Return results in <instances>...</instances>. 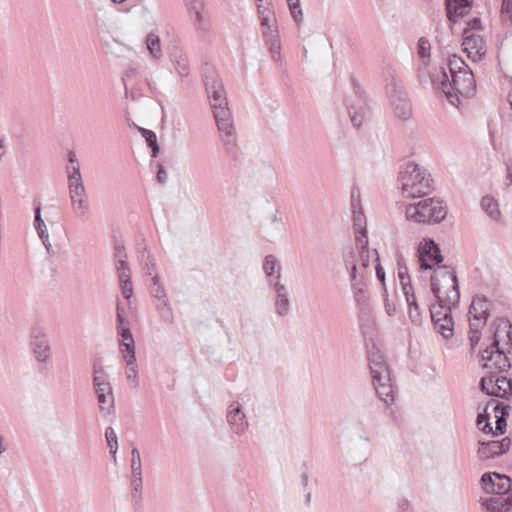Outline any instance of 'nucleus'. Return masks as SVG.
Masks as SVG:
<instances>
[{
  "label": "nucleus",
  "instance_id": "obj_1",
  "mask_svg": "<svg viewBox=\"0 0 512 512\" xmlns=\"http://www.w3.org/2000/svg\"><path fill=\"white\" fill-rule=\"evenodd\" d=\"M432 82L439 84L447 100L454 106L460 104L459 96L470 98L476 92V81L471 69L454 74L450 80L445 69L441 67L439 74L432 76Z\"/></svg>",
  "mask_w": 512,
  "mask_h": 512
},
{
  "label": "nucleus",
  "instance_id": "obj_2",
  "mask_svg": "<svg viewBox=\"0 0 512 512\" xmlns=\"http://www.w3.org/2000/svg\"><path fill=\"white\" fill-rule=\"evenodd\" d=\"M356 245L357 251H354L353 248H346L342 254L343 264L349 274L350 283L365 281L371 257L374 256L375 261L379 260L377 250H369L366 235L357 236Z\"/></svg>",
  "mask_w": 512,
  "mask_h": 512
},
{
  "label": "nucleus",
  "instance_id": "obj_3",
  "mask_svg": "<svg viewBox=\"0 0 512 512\" xmlns=\"http://www.w3.org/2000/svg\"><path fill=\"white\" fill-rule=\"evenodd\" d=\"M512 324L506 319H499L494 332L493 342L481 354V363L483 368L494 369L498 372L507 371L510 368V362L506 356L504 348L500 347L501 333H505L507 347L512 345Z\"/></svg>",
  "mask_w": 512,
  "mask_h": 512
},
{
  "label": "nucleus",
  "instance_id": "obj_4",
  "mask_svg": "<svg viewBox=\"0 0 512 512\" xmlns=\"http://www.w3.org/2000/svg\"><path fill=\"white\" fill-rule=\"evenodd\" d=\"M398 181L405 197L418 198L430 194L433 190V180L426 169L414 162L406 163L400 170Z\"/></svg>",
  "mask_w": 512,
  "mask_h": 512
},
{
  "label": "nucleus",
  "instance_id": "obj_5",
  "mask_svg": "<svg viewBox=\"0 0 512 512\" xmlns=\"http://www.w3.org/2000/svg\"><path fill=\"white\" fill-rule=\"evenodd\" d=\"M431 290L437 302L458 304L460 300L458 279L448 266H439L431 276Z\"/></svg>",
  "mask_w": 512,
  "mask_h": 512
},
{
  "label": "nucleus",
  "instance_id": "obj_6",
  "mask_svg": "<svg viewBox=\"0 0 512 512\" xmlns=\"http://www.w3.org/2000/svg\"><path fill=\"white\" fill-rule=\"evenodd\" d=\"M405 214L407 220L416 223H440L447 215V206L440 199L425 198L406 206Z\"/></svg>",
  "mask_w": 512,
  "mask_h": 512
},
{
  "label": "nucleus",
  "instance_id": "obj_7",
  "mask_svg": "<svg viewBox=\"0 0 512 512\" xmlns=\"http://www.w3.org/2000/svg\"><path fill=\"white\" fill-rule=\"evenodd\" d=\"M369 368L375 391L385 404L394 401V390L391 379V372L383 356L379 352L369 354Z\"/></svg>",
  "mask_w": 512,
  "mask_h": 512
},
{
  "label": "nucleus",
  "instance_id": "obj_8",
  "mask_svg": "<svg viewBox=\"0 0 512 512\" xmlns=\"http://www.w3.org/2000/svg\"><path fill=\"white\" fill-rule=\"evenodd\" d=\"M469 340L474 348L481 339V329L486 325L490 315V304L486 297L476 295L469 307Z\"/></svg>",
  "mask_w": 512,
  "mask_h": 512
},
{
  "label": "nucleus",
  "instance_id": "obj_9",
  "mask_svg": "<svg viewBox=\"0 0 512 512\" xmlns=\"http://www.w3.org/2000/svg\"><path fill=\"white\" fill-rule=\"evenodd\" d=\"M211 108L224 148L228 154L234 155L237 145L231 111L228 105H217Z\"/></svg>",
  "mask_w": 512,
  "mask_h": 512
},
{
  "label": "nucleus",
  "instance_id": "obj_10",
  "mask_svg": "<svg viewBox=\"0 0 512 512\" xmlns=\"http://www.w3.org/2000/svg\"><path fill=\"white\" fill-rule=\"evenodd\" d=\"M259 22L263 39L269 49L272 60L275 62H280L282 59L281 42L277 19L266 18L260 20Z\"/></svg>",
  "mask_w": 512,
  "mask_h": 512
},
{
  "label": "nucleus",
  "instance_id": "obj_11",
  "mask_svg": "<svg viewBox=\"0 0 512 512\" xmlns=\"http://www.w3.org/2000/svg\"><path fill=\"white\" fill-rule=\"evenodd\" d=\"M203 81L206 87V92L210 100L211 107L217 105H228L226 91L215 69L207 68L204 73Z\"/></svg>",
  "mask_w": 512,
  "mask_h": 512
},
{
  "label": "nucleus",
  "instance_id": "obj_12",
  "mask_svg": "<svg viewBox=\"0 0 512 512\" xmlns=\"http://www.w3.org/2000/svg\"><path fill=\"white\" fill-rule=\"evenodd\" d=\"M420 268L423 270L433 269L443 261L439 246L432 239H423L417 250Z\"/></svg>",
  "mask_w": 512,
  "mask_h": 512
},
{
  "label": "nucleus",
  "instance_id": "obj_13",
  "mask_svg": "<svg viewBox=\"0 0 512 512\" xmlns=\"http://www.w3.org/2000/svg\"><path fill=\"white\" fill-rule=\"evenodd\" d=\"M481 484L486 493L493 495L512 496V480L510 477L497 472L484 473L481 477Z\"/></svg>",
  "mask_w": 512,
  "mask_h": 512
},
{
  "label": "nucleus",
  "instance_id": "obj_14",
  "mask_svg": "<svg viewBox=\"0 0 512 512\" xmlns=\"http://www.w3.org/2000/svg\"><path fill=\"white\" fill-rule=\"evenodd\" d=\"M463 36L462 45L467 57L473 62L480 61L487 52L482 36L476 33L468 34V31L463 32Z\"/></svg>",
  "mask_w": 512,
  "mask_h": 512
},
{
  "label": "nucleus",
  "instance_id": "obj_15",
  "mask_svg": "<svg viewBox=\"0 0 512 512\" xmlns=\"http://www.w3.org/2000/svg\"><path fill=\"white\" fill-rule=\"evenodd\" d=\"M477 454L481 460L491 459L506 453L511 445L509 437H505L500 441L479 442Z\"/></svg>",
  "mask_w": 512,
  "mask_h": 512
},
{
  "label": "nucleus",
  "instance_id": "obj_16",
  "mask_svg": "<svg viewBox=\"0 0 512 512\" xmlns=\"http://www.w3.org/2000/svg\"><path fill=\"white\" fill-rule=\"evenodd\" d=\"M227 421L233 433L242 435L249 427L246 415L238 402L230 404L227 412Z\"/></svg>",
  "mask_w": 512,
  "mask_h": 512
},
{
  "label": "nucleus",
  "instance_id": "obj_17",
  "mask_svg": "<svg viewBox=\"0 0 512 512\" xmlns=\"http://www.w3.org/2000/svg\"><path fill=\"white\" fill-rule=\"evenodd\" d=\"M149 292L152 297L156 298L159 301V303L156 305L158 310L162 308L167 309L166 315H163V317H165L166 321L171 323L173 320L171 308L169 306L166 291L160 281L158 273H155L152 277V284L149 287Z\"/></svg>",
  "mask_w": 512,
  "mask_h": 512
},
{
  "label": "nucleus",
  "instance_id": "obj_18",
  "mask_svg": "<svg viewBox=\"0 0 512 512\" xmlns=\"http://www.w3.org/2000/svg\"><path fill=\"white\" fill-rule=\"evenodd\" d=\"M31 345L39 362H46L50 358V344L47 335L41 329L32 330Z\"/></svg>",
  "mask_w": 512,
  "mask_h": 512
},
{
  "label": "nucleus",
  "instance_id": "obj_19",
  "mask_svg": "<svg viewBox=\"0 0 512 512\" xmlns=\"http://www.w3.org/2000/svg\"><path fill=\"white\" fill-rule=\"evenodd\" d=\"M189 16L196 30L206 32L209 30V22L203 14L204 4L202 0H184Z\"/></svg>",
  "mask_w": 512,
  "mask_h": 512
},
{
  "label": "nucleus",
  "instance_id": "obj_20",
  "mask_svg": "<svg viewBox=\"0 0 512 512\" xmlns=\"http://www.w3.org/2000/svg\"><path fill=\"white\" fill-rule=\"evenodd\" d=\"M480 503L489 512H509L512 510V496L493 495L481 498Z\"/></svg>",
  "mask_w": 512,
  "mask_h": 512
},
{
  "label": "nucleus",
  "instance_id": "obj_21",
  "mask_svg": "<svg viewBox=\"0 0 512 512\" xmlns=\"http://www.w3.org/2000/svg\"><path fill=\"white\" fill-rule=\"evenodd\" d=\"M447 18L456 23L471 10L472 0H445Z\"/></svg>",
  "mask_w": 512,
  "mask_h": 512
},
{
  "label": "nucleus",
  "instance_id": "obj_22",
  "mask_svg": "<svg viewBox=\"0 0 512 512\" xmlns=\"http://www.w3.org/2000/svg\"><path fill=\"white\" fill-rule=\"evenodd\" d=\"M385 90L391 105L393 102H399L400 99L407 98L401 80L393 72H390L386 78Z\"/></svg>",
  "mask_w": 512,
  "mask_h": 512
},
{
  "label": "nucleus",
  "instance_id": "obj_23",
  "mask_svg": "<svg viewBox=\"0 0 512 512\" xmlns=\"http://www.w3.org/2000/svg\"><path fill=\"white\" fill-rule=\"evenodd\" d=\"M66 172L68 176V190L76 188V186L80 187L81 185H84L75 154H70Z\"/></svg>",
  "mask_w": 512,
  "mask_h": 512
},
{
  "label": "nucleus",
  "instance_id": "obj_24",
  "mask_svg": "<svg viewBox=\"0 0 512 512\" xmlns=\"http://www.w3.org/2000/svg\"><path fill=\"white\" fill-rule=\"evenodd\" d=\"M355 93L358 97V103L354 104V103L347 102V109L349 112V116H350L352 125L356 128H359V127H361V125L363 123V118H364L363 110H364V106H365V100H364L362 94L358 90Z\"/></svg>",
  "mask_w": 512,
  "mask_h": 512
},
{
  "label": "nucleus",
  "instance_id": "obj_25",
  "mask_svg": "<svg viewBox=\"0 0 512 512\" xmlns=\"http://www.w3.org/2000/svg\"><path fill=\"white\" fill-rule=\"evenodd\" d=\"M458 304H450V303H440L430 304L429 311L432 322L440 321L442 319H452V307L457 306Z\"/></svg>",
  "mask_w": 512,
  "mask_h": 512
},
{
  "label": "nucleus",
  "instance_id": "obj_26",
  "mask_svg": "<svg viewBox=\"0 0 512 512\" xmlns=\"http://www.w3.org/2000/svg\"><path fill=\"white\" fill-rule=\"evenodd\" d=\"M512 392V381L505 376H497L495 378V387L487 390L488 395L507 398Z\"/></svg>",
  "mask_w": 512,
  "mask_h": 512
},
{
  "label": "nucleus",
  "instance_id": "obj_27",
  "mask_svg": "<svg viewBox=\"0 0 512 512\" xmlns=\"http://www.w3.org/2000/svg\"><path fill=\"white\" fill-rule=\"evenodd\" d=\"M493 405V411L496 416V431L499 433H504L507 423H506V416L509 414V406L508 405H502L498 402L491 401L488 403L487 408Z\"/></svg>",
  "mask_w": 512,
  "mask_h": 512
},
{
  "label": "nucleus",
  "instance_id": "obj_28",
  "mask_svg": "<svg viewBox=\"0 0 512 512\" xmlns=\"http://www.w3.org/2000/svg\"><path fill=\"white\" fill-rule=\"evenodd\" d=\"M120 351L130 372L135 373V343L134 341L120 342Z\"/></svg>",
  "mask_w": 512,
  "mask_h": 512
},
{
  "label": "nucleus",
  "instance_id": "obj_29",
  "mask_svg": "<svg viewBox=\"0 0 512 512\" xmlns=\"http://www.w3.org/2000/svg\"><path fill=\"white\" fill-rule=\"evenodd\" d=\"M481 207L492 220H500L501 212L499 209V204L492 196H484L481 200Z\"/></svg>",
  "mask_w": 512,
  "mask_h": 512
},
{
  "label": "nucleus",
  "instance_id": "obj_30",
  "mask_svg": "<svg viewBox=\"0 0 512 512\" xmlns=\"http://www.w3.org/2000/svg\"><path fill=\"white\" fill-rule=\"evenodd\" d=\"M405 299L408 305V316L412 323L420 324L421 323V310L417 303L416 296L413 292L405 294Z\"/></svg>",
  "mask_w": 512,
  "mask_h": 512
},
{
  "label": "nucleus",
  "instance_id": "obj_31",
  "mask_svg": "<svg viewBox=\"0 0 512 512\" xmlns=\"http://www.w3.org/2000/svg\"><path fill=\"white\" fill-rule=\"evenodd\" d=\"M114 258L116 261V269L118 273L130 271L126 261L127 255L125 252V247L121 242H116L114 245Z\"/></svg>",
  "mask_w": 512,
  "mask_h": 512
},
{
  "label": "nucleus",
  "instance_id": "obj_32",
  "mask_svg": "<svg viewBox=\"0 0 512 512\" xmlns=\"http://www.w3.org/2000/svg\"><path fill=\"white\" fill-rule=\"evenodd\" d=\"M71 202V208L76 217L82 221H86L89 218L90 204L87 199H76Z\"/></svg>",
  "mask_w": 512,
  "mask_h": 512
},
{
  "label": "nucleus",
  "instance_id": "obj_33",
  "mask_svg": "<svg viewBox=\"0 0 512 512\" xmlns=\"http://www.w3.org/2000/svg\"><path fill=\"white\" fill-rule=\"evenodd\" d=\"M391 106L395 116L401 120H408L412 116V108L408 98L400 99L399 102H393Z\"/></svg>",
  "mask_w": 512,
  "mask_h": 512
},
{
  "label": "nucleus",
  "instance_id": "obj_34",
  "mask_svg": "<svg viewBox=\"0 0 512 512\" xmlns=\"http://www.w3.org/2000/svg\"><path fill=\"white\" fill-rule=\"evenodd\" d=\"M350 284L356 304L366 306L369 298L366 293L365 281L351 282Z\"/></svg>",
  "mask_w": 512,
  "mask_h": 512
},
{
  "label": "nucleus",
  "instance_id": "obj_35",
  "mask_svg": "<svg viewBox=\"0 0 512 512\" xmlns=\"http://www.w3.org/2000/svg\"><path fill=\"white\" fill-rule=\"evenodd\" d=\"M146 46L150 55L154 59H160L162 57L163 54L161 42L158 35L154 34L153 32L148 33L146 37Z\"/></svg>",
  "mask_w": 512,
  "mask_h": 512
},
{
  "label": "nucleus",
  "instance_id": "obj_36",
  "mask_svg": "<svg viewBox=\"0 0 512 512\" xmlns=\"http://www.w3.org/2000/svg\"><path fill=\"white\" fill-rule=\"evenodd\" d=\"M435 330L441 334L445 339H449L454 333V321L453 319H442L440 321L433 322Z\"/></svg>",
  "mask_w": 512,
  "mask_h": 512
},
{
  "label": "nucleus",
  "instance_id": "obj_37",
  "mask_svg": "<svg viewBox=\"0 0 512 512\" xmlns=\"http://www.w3.org/2000/svg\"><path fill=\"white\" fill-rule=\"evenodd\" d=\"M119 281L121 282V290L125 299H130L133 295V285L131 281V272L124 271L118 273Z\"/></svg>",
  "mask_w": 512,
  "mask_h": 512
},
{
  "label": "nucleus",
  "instance_id": "obj_38",
  "mask_svg": "<svg viewBox=\"0 0 512 512\" xmlns=\"http://www.w3.org/2000/svg\"><path fill=\"white\" fill-rule=\"evenodd\" d=\"M99 403L100 412L103 415L110 413L111 408L114 406L113 393H99L96 394Z\"/></svg>",
  "mask_w": 512,
  "mask_h": 512
},
{
  "label": "nucleus",
  "instance_id": "obj_39",
  "mask_svg": "<svg viewBox=\"0 0 512 512\" xmlns=\"http://www.w3.org/2000/svg\"><path fill=\"white\" fill-rule=\"evenodd\" d=\"M289 8L290 15L296 25L300 26L303 21V10L300 4V0H286Z\"/></svg>",
  "mask_w": 512,
  "mask_h": 512
},
{
  "label": "nucleus",
  "instance_id": "obj_40",
  "mask_svg": "<svg viewBox=\"0 0 512 512\" xmlns=\"http://www.w3.org/2000/svg\"><path fill=\"white\" fill-rule=\"evenodd\" d=\"M398 278L404 295L406 292H413L408 269L406 266H403L400 263H398Z\"/></svg>",
  "mask_w": 512,
  "mask_h": 512
},
{
  "label": "nucleus",
  "instance_id": "obj_41",
  "mask_svg": "<svg viewBox=\"0 0 512 512\" xmlns=\"http://www.w3.org/2000/svg\"><path fill=\"white\" fill-rule=\"evenodd\" d=\"M34 227L41 240H47V229L44 220L41 217V204L38 203L35 207Z\"/></svg>",
  "mask_w": 512,
  "mask_h": 512
},
{
  "label": "nucleus",
  "instance_id": "obj_42",
  "mask_svg": "<svg viewBox=\"0 0 512 512\" xmlns=\"http://www.w3.org/2000/svg\"><path fill=\"white\" fill-rule=\"evenodd\" d=\"M140 132L142 136L145 138L147 145L151 148L153 158L157 157L159 154V145L157 142V136L152 130H148L145 128H140Z\"/></svg>",
  "mask_w": 512,
  "mask_h": 512
},
{
  "label": "nucleus",
  "instance_id": "obj_43",
  "mask_svg": "<svg viewBox=\"0 0 512 512\" xmlns=\"http://www.w3.org/2000/svg\"><path fill=\"white\" fill-rule=\"evenodd\" d=\"M448 68L451 76L454 74L462 73V71L470 70L465 61L457 55L449 57Z\"/></svg>",
  "mask_w": 512,
  "mask_h": 512
},
{
  "label": "nucleus",
  "instance_id": "obj_44",
  "mask_svg": "<svg viewBox=\"0 0 512 512\" xmlns=\"http://www.w3.org/2000/svg\"><path fill=\"white\" fill-rule=\"evenodd\" d=\"M257 15L259 21L262 19H277L274 12L273 3L270 0H266L265 4L257 5Z\"/></svg>",
  "mask_w": 512,
  "mask_h": 512
},
{
  "label": "nucleus",
  "instance_id": "obj_45",
  "mask_svg": "<svg viewBox=\"0 0 512 512\" xmlns=\"http://www.w3.org/2000/svg\"><path fill=\"white\" fill-rule=\"evenodd\" d=\"M290 301L288 294L276 295L275 311L279 316H286L289 312Z\"/></svg>",
  "mask_w": 512,
  "mask_h": 512
},
{
  "label": "nucleus",
  "instance_id": "obj_46",
  "mask_svg": "<svg viewBox=\"0 0 512 512\" xmlns=\"http://www.w3.org/2000/svg\"><path fill=\"white\" fill-rule=\"evenodd\" d=\"M105 437L107 441V445L110 448V453L114 458V462H116V453L118 450V440L115 430L112 427H107L105 431Z\"/></svg>",
  "mask_w": 512,
  "mask_h": 512
},
{
  "label": "nucleus",
  "instance_id": "obj_47",
  "mask_svg": "<svg viewBox=\"0 0 512 512\" xmlns=\"http://www.w3.org/2000/svg\"><path fill=\"white\" fill-rule=\"evenodd\" d=\"M132 498L137 501L141 499L142 492V474H131Z\"/></svg>",
  "mask_w": 512,
  "mask_h": 512
},
{
  "label": "nucleus",
  "instance_id": "obj_48",
  "mask_svg": "<svg viewBox=\"0 0 512 512\" xmlns=\"http://www.w3.org/2000/svg\"><path fill=\"white\" fill-rule=\"evenodd\" d=\"M131 474H142L141 456L136 447L131 450Z\"/></svg>",
  "mask_w": 512,
  "mask_h": 512
},
{
  "label": "nucleus",
  "instance_id": "obj_49",
  "mask_svg": "<svg viewBox=\"0 0 512 512\" xmlns=\"http://www.w3.org/2000/svg\"><path fill=\"white\" fill-rule=\"evenodd\" d=\"M354 228H355V233H356L355 238L357 236H361L362 234L367 236V232L365 229V219H364V215L361 211L354 212Z\"/></svg>",
  "mask_w": 512,
  "mask_h": 512
},
{
  "label": "nucleus",
  "instance_id": "obj_50",
  "mask_svg": "<svg viewBox=\"0 0 512 512\" xmlns=\"http://www.w3.org/2000/svg\"><path fill=\"white\" fill-rule=\"evenodd\" d=\"M142 261L144 263V270L146 271V275L152 276L157 273L156 272V262L152 255L148 252L146 255L143 253L142 255Z\"/></svg>",
  "mask_w": 512,
  "mask_h": 512
},
{
  "label": "nucleus",
  "instance_id": "obj_51",
  "mask_svg": "<svg viewBox=\"0 0 512 512\" xmlns=\"http://www.w3.org/2000/svg\"><path fill=\"white\" fill-rule=\"evenodd\" d=\"M108 376L105 374L101 366L94 365L93 367V386H99L103 383H108Z\"/></svg>",
  "mask_w": 512,
  "mask_h": 512
},
{
  "label": "nucleus",
  "instance_id": "obj_52",
  "mask_svg": "<svg viewBox=\"0 0 512 512\" xmlns=\"http://www.w3.org/2000/svg\"><path fill=\"white\" fill-rule=\"evenodd\" d=\"M279 268L278 261L273 255H267L264 260L263 270L267 276H272L275 273V269Z\"/></svg>",
  "mask_w": 512,
  "mask_h": 512
},
{
  "label": "nucleus",
  "instance_id": "obj_53",
  "mask_svg": "<svg viewBox=\"0 0 512 512\" xmlns=\"http://www.w3.org/2000/svg\"><path fill=\"white\" fill-rule=\"evenodd\" d=\"M430 42L428 39L421 37L418 41V55L420 58L425 59L430 57Z\"/></svg>",
  "mask_w": 512,
  "mask_h": 512
},
{
  "label": "nucleus",
  "instance_id": "obj_54",
  "mask_svg": "<svg viewBox=\"0 0 512 512\" xmlns=\"http://www.w3.org/2000/svg\"><path fill=\"white\" fill-rule=\"evenodd\" d=\"M501 17L512 24V0H503L501 5Z\"/></svg>",
  "mask_w": 512,
  "mask_h": 512
},
{
  "label": "nucleus",
  "instance_id": "obj_55",
  "mask_svg": "<svg viewBox=\"0 0 512 512\" xmlns=\"http://www.w3.org/2000/svg\"><path fill=\"white\" fill-rule=\"evenodd\" d=\"M69 198L70 201H73V199H87L88 195L85 186L81 185L80 187L76 186V188L69 189Z\"/></svg>",
  "mask_w": 512,
  "mask_h": 512
},
{
  "label": "nucleus",
  "instance_id": "obj_56",
  "mask_svg": "<svg viewBox=\"0 0 512 512\" xmlns=\"http://www.w3.org/2000/svg\"><path fill=\"white\" fill-rule=\"evenodd\" d=\"M175 69L181 77L188 76L190 69L185 59L177 60L175 63Z\"/></svg>",
  "mask_w": 512,
  "mask_h": 512
},
{
  "label": "nucleus",
  "instance_id": "obj_57",
  "mask_svg": "<svg viewBox=\"0 0 512 512\" xmlns=\"http://www.w3.org/2000/svg\"><path fill=\"white\" fill-rule=\"evenodd\" d=\"M495 376L493 375H490V376H485L481 379L480 381V386H481V390L483 392H486L487 393V390H490L489 387H495Z\"/></svg>",
  "mask_w": 512,
  "mask_h": 512
},
{
  "label": "nucleus",
  "instance_id": "obj_58",
  "mask_svg": "<svg viewBox=\"0 0 512 512\" xmlns=\"http://www.w3.org/2000/svg\"><path fill=\"white\" fill-rule=\"evenodd\" d=\"M384 308L388 316H393L396 313V305L388 298L387 291L384 289Z\"/></svg>",
  "mask_w": 512,
  "mask_h": 512
},
{
  "label": "nucleus",
  "instance_id": "obj_59",
  "mask_svg": "<svg viewBox=\"0 0 512 512\" xmlns=\"http://www.w3.org/2000/svg\"><path fill=\"white\" fill-rule=\"evenodd\" d=\"M117 334L121 337L120 342L134 341L129 326L118 329Z\"/></svg>",
  "mask_w": 512,
  "mask_h": 512
},
{
  "label": "nucleus",
  "instance_id": "obj_60",
  "mask_svg": "<svg viewBox=\"0 0 512 512\" xmlns=\"http://www.w3.org/2000/svg\"><path fill=\"white\" fill-rule=\"evenodd\" d=\"M158 167H159V169H158L156 178L160 184L164 185V184H166V182L168 180V175H167V172H166L165 168L163 167V165L158 164Z\"/></svg>",
  "mask_w": 512,
  "mask_h": 512
},
{
  "label": "nucleus",
  "instance_id": "obj_61",
  "mask_svg": "<svg viewBox=\"0 0 512 512\" xmlns=\"http://www.w3.org/2000/svg\"><path fill=\"white\" fill-rule=\"evenodd\" d=\"M481 28V21L479 18H473L467 23V27L464 29L463 32L468 31V34H471L472 30L480 29Z\"/></svg>",
  "mask_w": 512,
  "mask_h": 512
},
{
  "label": "nucleus",
  "instance_id": "obj_62",
  "mask_svg": "<svg viewBox=\"0 0 512 512\" xmlns=\"http://www.w3.org/2000/svg\"><path fill=\"white\" fill-rule=\"evenodd\" d=\"M94 390H95V394H99V393H113L110 382L103 383V384H101L99 386H95Z\"/></svg>",
  "mask_w": 512,
  "mask_h": 512
},
{
  "label": "nucleus",
  "instance_id": "obj_63",
  "mask_svg": "<svg viewBox=\"0 0 512 512\" xmlns=\"http://www.w3.org/2000/svg\"><path fill=\"white\" fill-rule=\"evenodd\" d=\"M376 262H377V264L375 266L376 276L379 279V281L382 283L383 287L385 288V271L381 267L379 260Z\"/></svg>",
  "mask_w": 512,
  "mask_h": 512
},
{
  "label": "nucleus",
  "instance_id": "obj_64",
  "mask_svg": "<svg viewBox=\"0 0 512 512\" xmlns=\"http://www.w3.org/2000/svg\"><path fill=\"white\" fill-rule=\"evenodd\" d=\"M116 321H117V327H116L117 330L129 326V323L123 314L117 313Z\"/></svg>",
  "mask_w": 512,
  "mask_h": 512
}]
</instances>
